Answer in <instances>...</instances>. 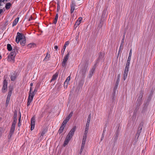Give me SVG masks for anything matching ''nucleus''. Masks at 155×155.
I'll list each match as a JSON object with an SVG mask.
<instances>
[{
  "label": "nucleus",
  "mask_w": 155,
  "mask_h": 155,
  "mask_svg": "<svg viewBox=\"0 0 155 155\" xmlns=\"http://www.w3.org/2000/svg\"><path fill=\"white\" fill-rule=\"evenodd\" d=\"M15 41L17 43L20 41V44L22 46H24L26 43L25 37L22 34L18 32L16 37Z\"/></svg>",
  "instance_id": "1"
},
{
  "label": "nucleus",
  "mask_w": 155,
  "mask_h": 155,
  "mask_svg": "<svg viewBox=\"0 0 155 155\" xmlns=\"http://www.w3.org/2000/svg\"><path fill=\"white\" fill-rule=\"evenodd\" d=\"M16 51H17V49L13 48L12 51L8 56V61L12 62H15V57L16 55Z\"/></svg>",
  "instance_id": "2"
},
{
  "label": "nucleus",
  "mask_w": 155,
  "mask_h": 155,
  "mask_svg": "<svg viewBox=\"0 0 155 155\" xmlns=\"http://www.w3.org/2000/svg\"><path fill=\"white\" fill-rule=\"evenodd\" d=\"M71 53V51L68 52V53L64 57L62 63V66L63 67H65L66 65L67 61L68 59L69 55Z\"/></svg>",
  "instance_id": "3"
},
{
  "label": "nucleus",
  "mask_w": 155,
  "mask_h": 155,
  "mask_svg": "<svg viewBox=\"0 0 155 155\" xmlns=\"http://www.w3.org/2000/svg\"><path fill=\"white\" fill-rule=\"evenodd\" d=\"M31 90L32 88L31 87L30 89L28 99V102L27 103V105L28 106L30 105L31 103L33 100L34 95H35L34 92H31Z\"/></svg>",
  "instance_id": "4"
},
{
  "label": "nucleus",
  "mask_w": 155,
  "mask_h": 155,
  "mask_svg": "<svg viewBox=\"0 0 155 155\" xmlns=\"http://www.w3.org/2000/svg\"><path fill=\"white\" fill-rule=\"evenodd\" d=\"M76 6V3L75 1L72 0L71 5L70 12L71 14L73 13L74 10L75 9V6Z\"/></svg>",
  "instance_id": "5"
},
{
  "label": "nucleus",
  "mask_w": 155,
  "mask_h": 155,
  "mask_svg": "<svg viewBox=\"0 0 155 155\" xmlns=\"http://www.w3.org/2000/svg\"><path fill=\"white\" fill-rule=\"evenodd\" d=\"M7 82L6 80H4L3 82V86L2 88V92H5L7 90Z\"/></svg>",
  "instance_id": "6"
},
{
  "label": "nucleus",
  "mask_w": 155,
  "mask_h": 155,
  "mask_svg": "<svg viewBox=\"0 0 155 155\" xmlns=\"http://www.w3.org/2000/svg\"><path fill=\"white\" fill-rule=\"evenodd\" d=\"M96 64H95L93 67L91 69V70L89 71V73L88 75V77L89 78H91L94 73V72L96 68Z\"/></svg>",
  "instance_id": "7"
},
{
  "label": "nucleus",
  "mask_w": 155,
  "mask_h": 155,
  "mask_svg": "<svg viewBox=\"0 0 155 155\" xmlns=\"http://www.w3.org/2000/svg\"><path fill=\"white\" fill-rule=\"evenodd\" d=\"M15 130V129L11 128H10L9 134L8 136V139H10L11 138L12 135H13L14 134Z\"/></svg>",
  "instance_id": "8"
},
{
  "label": "nucleus",
  "mask_w": 155,
  "mask_h": 155,
  "mask_svg": "<svg viewBox=\"0 0 155 155\" xmlns=\"http://www.w3.org/2000/svg\"><path fill=\"white\" fill-rule=\"evenodd\" d=\"M15 130V129L11 128H10L9 134L8 136V139H10L11 138L12 135H13L14 134Z\"/></svg>",
  "instance_id": "9"
},
{
  "label": "nucleus",
  "mask_w": 155,
  "mask_h": 155,
  "mask_svg": "<svg viewBox=\"0 0 155 155\" xmlns=\"http://www.w3.org/2000/svg\"><path fill=\"white\" fill-rule=\"evenodd\" d=\"M87 66H84V67L82 68L81 71L83 75H84L85 74V73L87 70Z\"/></svg>",
  "instance_id": "10"
},
{
  "label": "nucleus",
  "mask_w": 155,
  "mask_h": 155,
  "mask_svg": "<svg viewBox=\"0 0 155 155\" xmlns=\"http://www.w3.org/2000/svg\"><path fill=\"white\" fill-rule=\"evenodd\" d=\"M82 18L79 17L77 21L76 22V23L74 25V26H75L76 27H77L81 23V21H82Z\"/></svg>",
  "instance_id": "11"
},
{
  "label": "nucleus",
  "mask_w": 155,
  "mask_h": 155,
  "mask_svg": "<svg viewBox=\"0 0 155 155\" xmlns=\"http://www.w3.org/2000/svg\"><path fill=\"white\" fill-rule=\"evenodd\" d=\"M76 129V126H74L73 128L71 129L70 130L68 134L72 135V136H73L75 131Z\"/></svg>",
  "instance_id": "12"
},
{
  "label": "nucleus",
  "mask_w": 155,
  "mask_h": 155,
  "mask_svg": "<svg viewBox=\"0 0 155 155\" xmlns=\"http://www.w3.org/2000/svg\"><path fill=\"white\" fill-rule=\"evenodd\" d=\"M117 88H114L113 89V92L112 94V101H113L116 96V90Z\"/></svg>",
  "instance_id": "13"
},
{
  "label": "nucleus",
  "mask_w": 155,
  "mask_h": 155,
  "mask_svg": "<svg viewBox=\"0 0 155 155\" xmlns=\"http://www.w3.org/2000/svg\"><path fill=\"white\" fill-rule=\"evenodd\" d=\"M19 17H17L15 18L12 23V26H15L18 22Z\"/></svg>",
  "instance_id": "14"
},
{
  "label": "nucleus",
  "mask_w": 155,
  "mask_h": 155,
  "mask_svg": "<svg viewBox=\"0 0 155 155\" xmlns=\"http://www.w3.org/2000/svg\"><path fill=\"white\" fill-rule=\"evenodd\" d=\"M58 76V74L57 73H55L54 74L53 76L52 77V78L50 82H51L55 80L56 79H57Z\"/></svg>",
  "instance_id": "15"
},
{
  "label": "nucleus",
  "mask_w": 155,
  "mask_h": 155,
  "mask_svg": "<svg viewBox=\"0 0 155 155\" xmlns=\"http://www.w3.org/2000/svg\"><path fill=\"white\" fill-rule=\"evenodd\" d=\"M58 18V13H56L55 18L53 21V23L56 25L57 23Z\"/></svg>",
  "instance_id": "16"
},
{
  "label": "nucleus",
  "mask_w": 155,
  "mask_h": 155,
  "mask_svg": "<svg viewBox=\"0 0 155 155\" xmlns=\"http://www.w3.org/2000/svg\"><path fill=\"white\" fill-rule=\"evenodd\" d=\"M12 4L10 2H8L7 3L5 6V8L6 9L8 10L11 7V6Z\"/></svg>",
  "instance_id": "17"
},
{
  "label": "nucleus",
  "mask_w": 155,
  "mask_h": 155,
  "mask_svg": "<svg viewBox=\"0 0 155 155\" xmlns=\"http://www.w3.org/2000/svg\"><path fill=\"white\" fill-rule=\"evenodd\" d=\"M142 96H143L142 94H139V97L137 100L138 104H140Z\"/></svg>",
  "instance_id": "18"
},
{
  "label": "nucleus",
  "mask_w": 155,
  "mask_h": 155,
  "mask_svg": "<svg viewBox=\"0 0 155 155\" xmlns=\"http://www.w3.org/2000/svg\"><path fill=\"white\" fill-rule=\"evenodd\" d=\"M16 78V75L15 74H14L12 75L10 77L12 81H15Z\"/></svg>",
  "instance_id": "19"
},
{
  "label": "nucleus",
  "mask_w": 155,
  "mask_h": 155,
  "mask_svg": "<svg viewBox=\"0 0 155 155\" xmlns=\"http://www.w3.org/2000/svg\"><path fill=\"white\" fill-rule=\"evenodd\" d=\"M64 127L65 126H62V125H61L58 130V133L59 134H61L63 132Z\"/></svg>",
  "instance_id": "20"
},
{
  "label": "nucleus",
  "mask_w": 155,
  "mask_h": 155,
  "mask_svg": "<svg viewBox=\"0 0 155 155\" xmlns=\"http://www.w3.org/2000/svg\"><path fill=\"white\" fill-rule=\"evenodd\" d=\"M85 143L82 142L81 149L80 150V153H81L82 152L83 150H84V147L85 146Z\"/></svg>",
  "instance_id": "21"
},
{
  "label": "nucleus",
  "mask_w": 155,
  "mask_h": 155,
  "mask_svg": "<svg viewBox=\"0 0 155 155\" xmlns=\"http://www.w3.org/2000/svg\"><path fill=\"white\" fill-rule=\"evenodd\" d=\"M16 122L17 120H13L11 128L15 129V126L16 123Z\"/></svg>",
  "instance_id": "22"
},
{
  "label": "nucleus",
  "mask_w": 155,
  "mask_h": 155,
  "mask_svg": "<svg viewBox=\"0 0 155 155\" xmlns=\"http://www.w3.org/2000/svg\"><path fill=\"white\" fill-rule=\"evenodd\" d=\"M70 140L66 138L65 140L64 141V143L63 144L64 146L65 147L66 145H67L68 144V143Z\"/></svg>",
  "instance_id": "23"
},
{
  "label": "nucleus",
  "mask_w": 155,
  "mask_h": 155,
  "mask_svg": "<svg viewBox=\"0 0 155 155\" xmlns=\"http://www.w3.org/2000/svg\"><path fill=\"white\" fill-rule=\"evenodd\" d=\"M35 125V119L34 117H32L31 119V125Z\"/></svg>",
  "instance_id": "24"
},
{
  "label": "nucleus",
  "mask_w": 155,
  "mask_h": 155,
  "mask_svg": "<svg viewBox=\"0 0 155 155\" xmlns=\"http://www.w3.org/2000/svg\"><path fill=\"white\" fill-rule=\"evenodd\" d=\"M7 49L8 51H11L12 50V47L11 45L10 44H8L7 45Z\"/></svg>",
  "instance_id": "25"
},
{
  "label": "nucleus",
  "mask_w": 155,
  "mask_h": 155,
  "mask_svg": "<svg viewBox=\"0 0 155 155\" xmlns=\"http://www.w3.org/2000/svg\"><path fill=\"white\" fill-rule=\"evenodd\" d=\"M35 45V44L34 43H30L28 45V47L29 48H31L32 47H34V46Z\"/></svg>",
  "instance_id": "26"
},
{
  "label": "nucleus",
  "mask_w": 155,
  "mask_h": 155,
  "mask_svg": "<svg viewBox=\"0 0 155 155\" xmlns=\"http://www.w3.org/2000/svg\"><path fill=\"white\" fill-rule=\"evenodd\" d=\"M10 100V98L8 97H7L6 101V106L7 107L9 101Z\"/></svg>",
  "instance_id": "27"
},
{
  "label": "nucleus",
  "mask_w": 155,
  "mask_h": 155,
  "mask_svg": "<svg viewBox=\"0 0 155 155\" xmlns=\"http://www.w3.org/2000/svg\"><path fill=\"white\" fill-rule=\"evenodd\" d=\"M69 42L68 41H66L65 42V43L63 46V49H64V50L65 49V48L66 47V46L68 45H69Z\"/></svg>",
  "instance_id": "28"
},
{
  "label": "nucleus",
  "mask_w": 155,
  "mask_h": 155,
  "mask_svg": "<svg viewBox=\"0 0 155 155\" xmlns=\"http://www.w3.org/2000/svg\"><path fill=\"white\" fill-rule=\"evenodd\" d=\"M50 57V55L48 53H47L46 55L44 58V60H47L48 61L49 60V58Z\"/></svg>",
  "instance_id": "29"
},
{
  "label": "nucleus",
  "mask_w": 155,
  "mask_h": 155,
  "mask_svg": "<svg viewBox=\"0 0 155 155\" xmlns=\"http://www.w3.org/2000/svg\"><path fill=\"white\" fill-rule=\"evenodd\" d=\"M87 135H84L82 139V142L85 143L86 140Z\"/></svg>",
  "instance_id": "30"
},
{
  "label": "nucleus",
  "mask_w": 155,
  "mask_h": 155,
  "mask_svg": "<svg viewBox=\"0 0 155 155\" xmlns=\"http://www.w3.org/2000/svg\"><path fill=\"white\" fill-rule=\"evenodd\" d=\"M17 112H15L14 114L13 120H17Z\"/></svg>",
  "instance_id": "31"
},
{
  "label": "nucleus",
  "mask_w": 155,
  "mask_h": 155,
  "mask_svg": "<svg viewBox=\"0 0 155 155\" xmlns=\"http://www.w3.org/2000/svg\"><path fill=\"white\" fill-rule=\"evenodd\" d=\"M12 93V90H9L7 97L10 98Z\"/></svg>",
  "instance_id": "32"
},
{
  "label": "nucleus",
  "mask_w": 155,
  "mask_h": 155,
  "mask_svg": "<svg viewBox=\"0 0 155 155\" xmlns=\"http://www.w3.org/2000/svg\"><path fill=\"white\" fill-rule=\"evenodd\" d=\"M127 74H128V73L124 72V75H123V79H124V81H125L126 79L127 78Z\"/></svg>",
  "instance_id": "33"
},
{
  "label": "nucleus",
  "mask_w": 155,
  "mask_h": 155,
  "mask_svg": "<svg viewBox=\"0 0 155 155\" xmlns=\"http://www.w3.org/2000/svg\"><path fill=\"white\" fill-rule=\"evenodd\" d=\"M119 81H120V79H117V81H116L115 86V87H114V88H117V86H118V85L119 83Z\"/></svg>",
  "instance_id": "34"
},
{
  "label": "nucleus",
  "mask_w": 155,
  "mask_h": 155,
  "mask_svg": "<svg viewBox=\"0 0 155 155\" xmlns=\"http://www.w3.org/2000/svg\"><path fill=\"white\" fill-rule=\"evenodd\" d=\"M88 130H89V128H88L87 127H85L84 133V135H87V134L88 132Z\"/></svg>",
  "instance_id": "35"
},
{
  "label": "nucleus",
  "mask_w": 155,
  "mask_h": 155,
  "mask_svg": "<svg viewBox=\"0 0 155 155\" xmlns=\"http://www.w3.org/2000/svg\"><path fill=\"white\" fill-rule=\"evenodd\" d=\"M91 119V114H89V115L88 116V118H87V122L90 123Z\"/></svg>",
  "instance_id": "36"
},
{
  "label": "nucleus",
  "mask_w": 155,
  "mask_h": 155,
  "mask_svg": "<svg viewBox=\"0 0 155 155\" xmlns=\"http://www.w3.org/2000/svg\"><path fill=\"white\" fill-rule=\"evenodd\" d=\"M73 136L72 135L69 134H68L67 135L66 138L70 140L72 138Z\"/></svg>",
  "instance_id": "37"
},
{
  "label": "nucleus",
  "mask_w": 155,
  "mask_h": 155,
  "mask_svg": "<svg viewBox=\"0 0 155 155\" xmlns=\"http://www.w3.org/2000/svg\"><path fill=\"white\" fill-rule=\"evenodd\" d=\"M70 76H69L67 77L66 80L65 81V84H67V83H68L69 81H70Z\"/></svg>",
  "instance_id": "38"
},
{
  "label": "nucleus",
  "mask_w": 155,
  "mask_h": 155,
  "mask_svg": "<svg viewBox=\"0 0 155 155\" xmlns=\"http://www.w3.org/2000/svg\"><path fill=\"white\" fill-rule=\"evenodd\" d=\"M68 121H66V120H65L63 121V122L62 124H61V125H62V126H64L65 127Z\"/></svg>",
  "instance_id": "39"
},
{
  "label": "nucleus",
  "mask_w": 155,
  "mask_h": 155,
  "mask_svg": "<svg viewBox=\"0 0 155 155\" xmlns=\"http://www.w3.org/2000/svg\"><path fill=\"white\" fill-rule=\"evenodd\" d=\"M129 68V67H125L124 72L128 73Z\"/></svg>",
  "instance_id": "40"
},
{
  "label": "nucleus",
  "mask_w": 155,
  "mask_h": 155,
  "mask_svg": "<svg viewBox=\"0 0 155 155\" xmlns=\"http://www.w3.org/2000/svg\"><path fill=\"white\" fill-rule=\"evenodd\" d=\"M73 114V112L71 111L70 113V114L67 116L69 118H70L71 117H72V114Z\"/></svg>",
  "instance_id": "41"
},
{
  "label": "nucleus",
  "mask_w": 155,
  "mask_h": 155,
  "mask_svg": "<svg viewBox=\"0 0 155 155\" xmlns=\"http://www.w3.org/2000/svg\"><path fill=\"white\" fill-rule=\"evenodd\" d=\"M123 44H120V48H119V52L121 50L123 49Z\"/></svg>",
  "instance_id": "42"
},
{
  "label": "nucleus",
  "mask_w": 155,
  "mask_h": 155,
  "mask_svg": "<svg viewBox=\"0 0 155 155\" xmlns=\"http://www.w3.org/2000/svg\"><path fill=\"white\" fill-rule=\"evenodd\" d=\"M130 64V62L127 61L126 64V67H127L129 68Z\"/></svg>",
  "instance_id": "43"
},
{
  "label": "nucleus",
  "mask_w": 155,
  "mask_h": 155,
  "mask_svg": "<svg viewBox=\"0 0 155 155\" xmlns=\"http://www.w3.org/2000/svg\"><path fill=\"white\" fill-rule=\"evenodd\" d=\"M124 37H125V36H124V35L123 36V38H122V40L121 42V44H124Z\"/></svg>",
  "instance_id": "44"
},
{
  "label": "nucleus",
  "mask_w": 155,
  "mask_h": 155,
  "mask_svg": "<svg viewBox=\"0 0 155 155\" xmlns=\"http://www.w3.org/2000/svg\"><path fill=\"white\" fill-rule=\"evenodd\" d=\"M34 19V18H33L32 17V16H31L28 18V21H31V20H33Z\"/></svg>",
  "instance_id": "45"
},
{
  "label": "nucleus",
  "mask_w": 155,
  "mask_h": 155,
  "mask_svg": "<svg viewBox=\"0 0 155 155\" xmlns=\"http://www.w3.org/2000/svg\"><path fill=\"white\" fill-rule=\"evenodd\" d=\"M89 124H90V123H89L87 122L86 124V126H85V127H87V128H89Z\"/></svg>",
  "instance_id": "46"
},
{
  "label": "nucleus",
  "mask_w": 155,
  "mask_h": 155,
  "mask_svg": "<svg viewBox=\"0 0 155 155\" xmlns=\"http://www.w3.org/2000/svg\"><path fill=\"white\" fill-rule=\"evenodd\" d=\"M60 9V6L59 5V4L58 3H57V11H58Z\"/></svg>",
  "instance_id": "47"
},
{
  "label": "nucleus",
  "mask_w": 155,
  "mask_h": 155,
  "mask_svg": "<svg viewBox=\"0 0 155 155\" xmlns=\"http://www.w3.org/2000/svg\"><path fill=\"white\" fill-rule=\"evenodd\" d=\"M132 53V50L131 49L130 50V52L129 53V56L131 57Z\"/></svg>",
  "instance_id": "48"
},
{
  "label": "nucleus",
  "mask_w": 155,
  "mask_h": 155,
  "mask_svg": "<svg viewBox=\"0 0 155 155\" xmlns=\"http://www.w3.org/2000/svg\"><path fill=\"white\" fill-rule=\"evenodd\" d=\"M2 5V4L0 3V6ZM3 9L0 8V14L3 12Z\"/></svg>",
  "instance_id": "49"
},
{
  "label": "nucleus",
  "mask_w": 155,
  "mask_h": 155,
  "mask_svg": "<svg viewBox=\"0 0 155 155\" xmlns=\"http://www.w3.org/2000/svg\"><path fill=\"white\" fill-rule=\"evenodd\" d=\"M34 125H31V130H34L35 127Z\"/></svg>",
  "instance_id": "50"
},
{
  "label": "nucleus",
  "mask_w": 155,
  "mask_h": 155,
  "mask_svg": "<svg viewBox=\"0 0 155 155\" xmlns=\"http://www.w3.org/2000/svg\"><path fill=\"white\" fill-rule=\"evenodd\" d=\"M131 56H128V58L127 61L130 62L131 59Z\"/></svg>",
  "instance_id": "51"
},
{
  "label": "nucleus",
  "mask_w": 155,
  "mask_h": 155,
  "mask_svg": "<svg viewBox=\"0 0 155 155\" xmlns=\"http://www.w3.org/2000/svg\"><path fill=\"white\" fill-rule=\"evenodd\" d=\"M104 134L103 133L101 137V141L104 139Z\"/></svg>",
  "instance_id": "52"
},
{
  "label": "nucleus",
  "mask_w": 155,
  "mask_h": 155,
  "mask_svg": "<svg viewBox=\"0 0 155 155\" xmlns=\"http://www.w3.org/2000/svg\"><path fill=\"white\" fill-rule=\"evenodd\" d=\"M68 83H67V84H65V82H64V87H67L68 86Z\"/></svg>",
  "instance_id": "53"
},
{
  "label": "nucleus",
  "mask_w": 155,
  "mask_h": 155,
  "mask_svg": "<svg viewBox=\"0 0 155 155\" xmlns=\"http://www.w3.org/2000/svg\"><path fill=\"white\" fill-rule=\"evenodd\" d=\"M70 119V118H69L68 116H67V117L65 119V120H66V121H68Z\"/></svg>",
  "instance_id": "54"
},
{
  "label": "nucleus",
  "mask_w": 155,
  "mask_h": 155,
  "mask_svg": "<svg viewBox=\"0 0 155 155\" xmlns=\"http://www.w3.org/2000/svg\"><path fill=\"white\" fill-rule=\"evenodd\" d=\"M21 113H20V117H19V118L18 119V121H19V122H20V121L21 120Z\"/></svg>",
  "instance_id": "55"
},
{
  "label": "nucleus",
  "mask_w": 155,
  "mask_h": 155,
  "mask_svg": "<svg viewBox=\"0 0 155 155\" xmlns=\"http://www.w3.org/2000/svg\"><path fill=\"white\" fill-rule=\"evenodd\" d=\"M58 47L57 45L55 46L54 47V49H55L56 50L58 49Z\"/></svg>",
  "instance_id": "56"
},
{
  "label": "nucleus",
  "mask_w": 155,
  "mask_h": 155,
  "mask_svg": "<svg viewBox=\"0 0 155 155\" xmlns=\"http://www.w3.org/2000/svg\"><path fill=\"white\" fill-rule=\"evenodd\" d=\"M120 74H118L117 75V79H120Z\"/></svg>",
  "instance_id": "57"
},
{
  "label": "nucleus",
  "mask_w": 155,
  "mask_h": 155,
  "mask_svg": "<svg viewBox=\"0 0 155 155\" xmlns=\"http://www.w3.org/2000/svg\"><path fill=\"white\" fill-rule=\"evenodd\" d=\"M44 134V133L43 132H42L41 134V135L42 136H43Z\"/></svg>",
  "instance_id": "58"
},
{
  "label": "nucleus",
  "mask_w": 155,
  "mask_h": 155,
  "mask_svg": "<svg viewBox=\"0 0 155 155\" xmlns=\"http://www.w3.org/2000/svg\"><path fill=\"white\" fill-rule=\"evenodd\" d=\"M37 91V90L36 89H35V90H34V91H33L32 92H34V93L35 92H36Z\"/></svg>",
  "instance_id": "59"
},
{
  "label": "nucleus",
  "mask_w": 155,
  "mask_h": 155,
  "mask_svg": "<svg viewBox=\"0 0 155 155\" xmlns=\"http://www.w3.org/2000/svg\"><path fill=\"white\" fill-rule=\"evenodd\" d=\"M21 125V124L20 123V122H18V126H20Z\"/></svg>",
  "instance_id": "60"
},
{
  "label": "nucleus",
  "mask_w": 155,
  "mask_h": 155,
  "mask_svg": "<svg viewBox=\"0 0 155 155\" xmlns=\"http://www.w3.org/2000/svg\"><path fill=\"white\" fill-rule=\"evenodd\" d=\"M75 15L74 14H73L72 15V17L73 18V17H75Z\"/></svg>",
  "instance_id": "61"
},
{
  "label": "nucleus",
  "mask_w": 155,
  "mask_h": 155,
  "mask_svg": "<svg viewBox=\"0 0 155 155\" xmlns=\"http://www.w3.org/2000/svg\"><path fill=\"white\" fill-rule=\"evenodd\" d=\"M105 131V130L104 129L103 133L104 134V133Z\"/></svg>",
  "instance_id": "62"
},
{
  "label": "nucleus",
  "mask_w": 155,
  "mask_h": 155,
  "mask_svg": "<svg viewBox=\"0 0 155 155\" xmlns=\"http://www.w3.org/2000/svg\"><path fill=\"white\" fill-rule=\"evenodd\" d=\"M33 83H31L30 84V86H32L33 85Z\"/></svg>",
  "instance_id": "63"
},
{
  "label": "nucleus",
  "mask_w": 155,
  "mask_h": 155,
  "mask_svg": "<svg viewBox=\"0 0 155 155\" xmlns=\"http://www.w3.org/2000/svg\"><path fill=\"white\" fill-rule=\"evenodd\" d=\"M118 136V134L117 133L116 134V136H117V137Z\"/></svg>",
  "instance_id": "64"
}]
</instances>
